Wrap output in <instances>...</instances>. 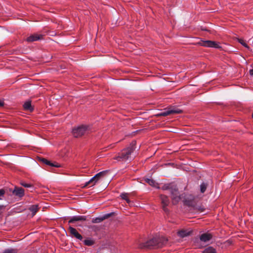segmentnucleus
Returning <instances> with one entry per match:
<instances>
[{"label":"nucleus","mask_w":253,"mask_h":253,"mask_svg":"<svg viewBox=\"0 0 253 253\" xmlns=\"http://www.w3.org/2000/svg\"><path fill=\"white\" fill-rule=\"evenodd\" d=\"M202 253H216V251L213 247H209L206 248Z\"/></svg>","instance_id":"nucleus-18"},{"label":"nucleus","mask_w":253,"mask_h":253,"mask_svg":"<svg viewBox=\"0 0 253 253\" xmlns=\"http://www.w3.org/2000/svg\"><path fill=\"white\" fill-rule=\"evenodd\" d=\"M207 184L203 182L200 185V191L201 193H204L207 188Z\"/></svg>","instance_id":"nucleus-24"},{"label":"nucleus","mask_w":253,"mask_h":253,"mask_svg":"<svg viewBox=\"0 0 253 253\" xmlns=\"http://www.w3.org/2000/svg\"><path fill=\"white\" fill-rule=\"evenodd\" d=\"M4 106V102L0 100V107Z\"/></svg>","instance_id":"nucleus-33"},{"label":"nucleus","mask_w":253,"mask_h":253,"mask_svg":"<svg viewBox=\"0 0 253 253\" xmlns=\"http://www.w3.org/2000/svg\"><path fill=\"white\" fill-rule=\"evenodd\" d=\"M160 199L163 210L165 212L168 213L169 212V210L167 207L170 203L169 197L164 195H160Z\"/></svg>","instance_id":"nucleus-5"},{"label":"nucleus","mask_w":253,"mask_h":253,"mask_svg":"<svg viewBox=\"0 0 253 253\" xmlns=\"http://www.w3.org/2000/svg\"><path fill=\"white\" fill-rule=\"evenodd\" d=\"M136 148V142L132 141L130 146L123 149L114 159L119 161H126L131 160V155Z\"/></svg>","instance_id":"nucleus-2"},{"label":"nucleus","mask_w":253,"mask_h":253,"mask_svg":"<svg viewBox=\"0 0 253 253\" xmlns=\"http://www.w3.org/2000/svg\"><path fill=\"white\" fill-rule=\"evenodd\" d=\"M145 181L152 186H156V185L157 184L156 181L150 178L145 179Z\"/></svg>","instance_id":"nucleus-21"},{"label":"nucleus","mask_w":253,"mask_h":253,"mask_svg":"<svg viewBox=\"0 0 253 253\" xmlns=\"http://www.w3.org/2000/svg\"><path fill=\"white\" fill-rule=\"evenodd\" d=\"M199 210H200L201 211H203L204 209V208H201L200 207V208L199 209Z\"/></svg>","instance_id":"nucleus-34"},{"label":"nucleus","mask_w":253,"mask_h":253,"mask_svg":"<svg viewBox=\"0 0 253 253\" xmlns=\"http://www.w3.org/2000/svg\"><path fill=\"white\" fill-rule=\"evenodd\" d=\"M29 210L32 212L33 215H35L39 210L38 205H32L29 208Z\"/></svg>","instance_id":"nucleus-20"},{"label":"nucleus","mask_w":253,"mask_h":253,"mask_svg":"<svg viewBox=\"0 0 253 253\" xmlns=\"http://www.w3.org/2000/svg\"><path fill=\"white\" fill-rule=\"evenodd\" d=\"M114 214V212H111L109 213L105 214L102 216H103V219L105 220V219H107V218H109L110 217L113 216Z\"/></svg>","instance_id":"nucleus-29"},{"label":"nucleus","mask_w":253,"mask_h":253,"mask_svg":"<svg viewBox=\"0 0 253 253\" xmlns=\"http://www.w3.org/2000/svg\"><path fill=\"white\" fill-rule=\"evenodd\" d=\"M104 220L103 216L96 217L95 218H93L92 222L95 223H100Z\"/></svg>","instance_id":"nucleus-25"},{"label":"nucleus","mask_w":253,"mask_h":253,"mask_svg":"<svg viewBox=\"0 0 253 253\" xmlns=\"http://www.w3.org/2000/svg\"><path fill=\"white\" fill-rule=\"evenodd\" d=\"M86 220V217L85 216H74L72 217L69 220V223H73L76 221H85Z\"/></svg>","instance_id":"nucleus-10"},{"label":"nucleus","mask_w":253,"mask_h":253,"mask_svg":"<svg viewBox=\"0 0 253 253\" xmlns=\"http://www.w3.org/2000/svg\"><path fill=\"white\" fill-rule=\"evenodd\" d=\"M40 160L43 163L46 164V165L51 166L52 167L59 168L60 167V165L58 163H52L51 162L48 161L46 159L44 158H41Z\"/></svg>","instance_id":"nucleus-12"},{"label":"nucleus","mask_w":253,"mask_h":253,"mask_svg":"<svg viewBox=\"0 0 253 253\" xmlns=\"http://www.w3.org/2000/svg\"><path fill=\"white\" fill-rule=\"evenodd\" d=\"M121 197L123 199L126 200L128 204H130L131 203L130 200L128 198L127 193H122L121 195Z\"/></svg>","instance_id":"nucleus-23"},{"label":"nucleus","mask_w":253,"mask_h":253,"mask_svg":"<svg viewBox=\"0 0 253 253\" xmlns=\"http://www.w3.org/2000/svg\"><path fill=\"white\" fill-rule=\"evenodd\" d=\"M238 41L244 46L247 48L248 49H250L249 46L248 45V44L244 41L243 40L241 39H238Z\"/></svg>","instance_id":"nucleus-28"},{"label":"nucleus","mask_w":253,"mask_h":253,"mask_svg":"<svg viewBox=\"0 0 253 253\" xmlns=\"http://www.w3.org/2000/svg\"><path fill=\"white\" fill-rule=\"evenodd\" d=\"M212 237V236L211 234L204 233L200 236V239L201 241L206 242L210 240L211 239Z\"/></svg>","instance_id":"nucleus-13"},{"label":"nucleus","mask_w":253,"mask_h":253,"mask_svg":"<svg viewBox=\"0 0 253 253\" xmlns=\"http://www.w3.org/2000/svg\"><path fill=\"white\" fill-rule=\"evenodd\" d=\"M175 185H172L171 184H165L162 187V189L163 190H169L170 192L172 190V189L174 187Z\"/></svg>","instance_id":"nucleus-16"},{"label":"nucleus","mask_w":253,"mask_h":253,"mask_svg":"<svg viewBox=\"0 0 253 253\" xmlns=\"http://www.w3.org/2000/svg\"><path fill=\"white\" fill-rule=\"evenodd\" d=\"M2 253H17V250L15 249H8L4 250Z\"/></svg>","instance_id":"nucleus-27"},{"label":"nucleus","mask_w":253,"mask_h":253,"mask_svg":"<svg viewBox=\"0 0 253 253\" xmlns=\"http://www.w3.org/2000/svg\"><path fill=\"white\" fill-rule=\"evenodd\" d=\"M4 206L3 205H0V214L1 213V211L4 209Z\"/></svg>","instance_id":"nucleus-32"},{"label":"nucleus","mask_w":253,"mask_h":253,"mask_svg":"<svg viewBox=\"0 0 253 253\" xmlns=\"http://www.w3.org/2000/svg\"><path fill=\"white\" fill-rule=\"evenodd\" d=\"M107 172V170H104V171H101V172L97 173L96 174H95L94 176V178H95L96 180H97L98 181L99 179V178H100L101 177H102L104 175H105V174Z\"/></svg>","instance_id":"nucleus-19"},{"label":"nucleus","mask_w":253,"mask_h":253,"mask_svg":"<svg viewBox=\"0 0 253 253\" xmlns=\"http://www.w3.org/2000/svg\"><path fill=\"white\" fill-rule=\"evenodd\" d=\"M42 35H39L37 34H34L30 35L27 38V41L28 42H33L42 39Z\"/></svg>","instance_id":"nucleus-11"},{"label":"nucleus","mask_w":253,"mask_h":253,"mask_svg":"<svg viewBox=\"0 0 253 253\" xmlns=\"http://www.w3.org/2000/svg\"><path fill=\"white\" fill-rule=\"evenodd\" d=\"M91 131V127L87 125H80L74 127L72 129V134L76 138L81 137L88 134Z\"/></svg>","instance_id":"nucleus-3"},{"label":"nucleus","mask_w":253,"mask_h":253,"mask_svg":"<svg viewBox=\"0 0 253 253\" xmlns=\"http://www.w3.org/2000/svg\"><path fill=\"white\" fill-rule=\"evenodd\" d=\"M23 108L25 110L32 112L34 110L33 107L31 105V101H27L23 104Z\"/></svg>","instance_id":"nucleus-15"},{"label":"nucleus","mask_w":253,"mask_h":253,"mask_svg":"<svg viewBox=\"0 0 253 253\" xmlns=\"http://www.w3.org/2000/svg\"><path fill=\"white\" fill-rule=\"evenodd\" d=\"M191 233H192V231H188L187 230L183 229V230L179 231L177 232V234L179 237H180L181 238H184V237H187L188 236H189L191 234Z\"/></svg>","instance_id":"nucleus-14"},{"label":"nucleus","mask_w":253,"mask_h":253,"mask_svg":"<svg viewBox=\"0 0 253 253\" xmlns=\"http://www.w3.org/2000/svg\"><path fill=\"white\" fill-rule=\"evenodd\" d=\"M68 230H69V231L71 234V236L72 237H75L76 238L80 240H82L83 239V237L78 232V231H77V230L74 228V227L70 226L68 228Z\"/></svg>","instance_id":"nucleus-9"},{"label":"nucleus","mask_w":253,"mask_h":253,"mask_svg":"<svg viewBox=\"0 0 253 253\" xmlns=\"http://www.w3.org/2000/svg\"><path fill=\"white\" fill-rule=\"evenodd\" d=\"M11 191L13 195L19 198H22L24 195V189L21 187L16 186L13 190Z\"/></svg>","instance_id":"nucleus-8"},{"label":"nucleus","mask_w":253,"mask_h":253,"mask_svg":"<svg viewBox=\"0 0 253 253\" xmlns=\"http://www.w3.org/2000/svg\"><path fill=\"white\" fill-rule=\"evenodd\" d=\"M185 204L188 206H192L193 205V202L191 201L185 200Z\"/></svg>","instance_id":"nucleus-31"},{"label":"nucleus","mask_w":253,"mask_h":253,"mask_svg":"<svg viewBox=\"0 0 253 253\" xmlns=\"http://www.w3.org/2000/svg\"><path fill=\"white\" fill-rule=\"evenodd\" d=\"M168 241V239L163 236L155 237L145 243H140L139 248L146 249L161 248L167 244Z\"/></svg>","instance_id":"nucleus-1"},{"label":"nucleus","mask_w":253,"mask_h":253,"mask_svg":"<svg viewBox=\"0 0 253 253\" xmlns=\"http://www.w3.org/2000/svg\"><path fill=\"white\" fill-rule=\"evenodd\" d=\"M170 194L171 195L172 204L173 205L177 204L181 199V197L176 186H175L172 189V190L170 191Z\"/></svg>","instance_id":"nucleus-6"},{"label":"nucleus","mask_w":253,"mask_h":253,"mask_svg":"<svg viewBox=\"0 0 253 253\" xmlns=\"http://www.w3.org/2000/svg\"><path fill=\"white\" fill-rule=\"evenodd\" d=\"M182 112V110L174 106H170L168 109H165L163 112L157 114L156 116L157 117L167 116L171 114H180Z\"/></svg>","instance_id":"nucleus-4"},{"label":"nucleus","mask_w":253,"mask_h":253,"mask_svg":"<svg viewBox=\"0 0 253 253\" xmlns=\"http://www.w3.org/2000/svg\"><path fill=\"white\" fill-rule=\"evenodd\" d=\"M5 193V190L4 189H0V197L3 196ZM0 200L1 198H0Z\"/></svg>","instance_id":"nucleus-30"},{"label":"nucleus","mask_w":253,"mask_h":253,"mask_svg":"<svg viewBox=\"0 0 253 253\" xmlns=\"http://www.w3.org/2000/svg\"><path fill=\"white\" fill-rule=\"evenodd\" d=\"M20 184L21 185H22L23 186L25 187H26V188H32V189H33L34 187L33 186V185L30 184V183H27L24 181H21L20 182Z\"/></svg>","instance_id":"nucleus-26"},{"label":"nucleus","mask_w":253,"mask_h":253,"mask_svg":"<svg viewBox=\"0 0 253 253\" xmlns=\"http://www.w3.org/2000/svg\"><path fill=\"white\" fill-rule=\"evenodd\" d=\"M201 46L208 47H214L216 48H220L221 46L217 43L212 41H203L201 40L198 42Z\"/></svg>","instance_id":"nucleus-7"},{"label":"nucleus","mask_w":253,"mask_h":253,"mask_svg":"<svg viewBox=\"0 0 253 253\" xmlns=\"http://www.w3.org/2000/svg\"><path fill=\"white\" fill-rule=\"evenodd\" d=\"M98 181L96 180L95 178H94V176L91 178L88 181L86 182L83 187H86L88 185L91 184L92 185H94Z\"/></svg>","instance_id":"nucleus-17"},{"label":"nucleus","mask_w":253,"mask_h":253,"mask_svg":"<svg viewBox=\"0 0 253 253\" xmlns=\"http://www.w3.org/2000/svg\"><path fill=\"white\" fill-rule=\"evenodd\" d=\"M84 245H85L86 246H92L95 243L94 241H93L91 239H87L84 240Z\"/></svg>","instance_id":"nucleus-22"}]
</instances>
